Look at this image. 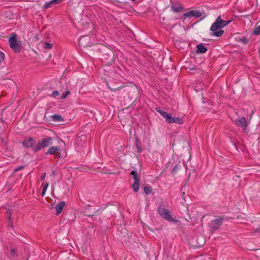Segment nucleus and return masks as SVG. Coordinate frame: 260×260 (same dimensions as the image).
<instances>
[{
	"label": "nucleus",
	"instance_id": "13",
	"mask_svg": "<svg viewBox=\"0 0 260 260\" xmlns=\"http://www.w3.org/2000/svg\"><path fill=\"white\" fill-rule=\"evenodd\" d=\"M171 9L175 13L179 12L183 10V7L182 4L177 3L172 5Z\"/></svg>",
	"mask_w": 260,
	"mask_h": 260
},
{
	"label": "nucleus",
	"instance_id": "34",
	"mask_svg": "<svg viewBox=\"0 0 260 260\" xmlns=\"http://www.w3.org/2000/svg\"><path fill=\"white\" fill-rule=\"evenodd\" d=\"M49 3H50V4H51V6L52 5H54V4H53V1H52H52H51L50 2H49Z\"/></svg>",
	"mask_w": 260,
	"mask_h": 260
},
{
	"label": "nucleus",
	"instance_id": "11",
	"mask_svg": "<svg viewBox=\"0 0 260 260\" xmlns=\"http://www.w3.org/2000/svg\"><path fill=\"white\" fill-rule=\"evenodd\" d=\"M35 143V140L31 137L26 138L22 142L23 146L27 148L32 147Z\"/></svg>",
	"mask_w": 260,
	"mask_h": 260
},
{
	"label": "nucleus",
	"instance_id": "6",
	"mask_svg": "<svg viewBox=\"0 0 260 260\" xmlns=\"http://www.w3.org/2000/svg\"><path fill=\"white\" fill-rule=\"evenodd\" d=\"M45 154L53 155L55 158H59L61 157V149L59 146H52L49 147Z\"/></svg>",
	"mask_w": 260,
	"mask_h": 260
},
{
	"label": "nucleus",
	"instance_id": "22",
	"mask_svg": "<svg viewBox=\"0 0 260 260\" xmlns=\"http://www.w3.org/2000/svg\"><path fill=\"white\" fill-rule=\"evenodd\" d=\"M49 183H47L46 184L43 186V190L42 191V196H44L45 194L46 191L48 187Z\"/></svg>",
	"mask_w": 260,
	"mask_h": 260
},
{
	"label": "nucleus",
	"instance_id": "26",
	"mask_svg": "<svg viewBox=\"0 0 260 260\" xmlns=\"http://www.w3.org/2000/svg\"><path fill=\"white\" fill-rule=\"evenodd\" d=\"M71 93L70 91H67L64 93H63L61 96V99H64L67 97L68 95Z\"/></svg>",
	"mask_w": 260,
	"mask_h": 260
},
{
	"label": "nucleus",
	"instance_id": "17",
	"mask_svg": "<svg viewBox=\"0 0 260 260\" xmlns=\"http://www.w3.org/2000/svg\"><path fill=\"white\" fill-rule=\"evenodd\" d=\"M52 118L54 120V121H62L63 120V118L62 117L59 115H57V114H55L53 116H52Z\"/></svg>",
	"mask_w": 260,
	"mask_h": 260
},
{
	"label": "nucleus",
	"instance_id": "10",
	"mask_svg": "<svg viewBox=\"0 0 260 260\" xmlns=\"http://www.w3.org/2000/svg\"><path fill=\"white\" fill-rule=\"evenodd\" d=\"M203 13L199 10H191L183 14L182 17L184 19L194 17L199 18L202 16Z\"/></svg>",
	"mask_w": 260,
	"mask_h": 260
},
{
	"label": "nucleus",
	"instance_id": "31",
	"mask_svg": "<svg viewBox=\"0 0 260 260\" xmlns=\"http://www.w3.org/2000/svg\"><path fill=\"white\" fill-rule=\"evenodd\" d=\"M45 176H46V173H42L41 175V179L42 180H44Z\"/></svg>",
	"mask_w": 260,
	"mask_h": 260
},
{
	"label": "nucleus",
	"instance_id": "23",
	"mask_svg": "<svg viewBox=\"0 0 260 260\" xmlns=\"http://www.w3.org/2000/svg\"><path fill=\"white\" fill-rule=\"evenodd\" d=\"M240 41L244 44H247L248 43V40L246 37L241 38Z\"/></svg>",
	"mask_w": 260,
	"mask_h": 260
},
{
	"label": "nucleus",
	"instance_id": "14",
	"mask_svg": "<svg viewBox=\"0 0 260 260\" xmlns=\"http://www.w3.org/2000/svg\"><path fill=\"white\" fill-rule=\"evenodd\" d=\"M66 203L63 201L60 202L58 204H57L55 208L56 211V214L59 215L61 213L63 208L65 206Z\"/></svg>",
	"mask_w": 260,
	"mask_h": 260
},
{
	"label": "nucleus",
	"instance_id": "9",
	"mask_svg": "<svg viewBox=\"0 0 260 260\" xmlns=\"http://www.w3.org/2000/svg\"><path fill=\"white\" fill-rule=\"evenodd\" d=\"M130 174L133 176V178L134 180V182L132 185V187L135 192H137L139 189L140 183V179L138 175L137 172L136 171H133Z\"/></svg>",
	"mask_w": 260,
	"mask_h": 260
},
{
	"label": "nucleus",
	"instance_id": "5",
	"mask_svg": "<svg viewBox=\"0 0 260 260\" xmlns=\"http://www.w3.org/2000/svg\"><path fill=\"white\" fill-rule=\"evenodd\" d=\"M157 212L159 215L165 220L174 222H177L178 220L172 217L169 210L166 208L159 207L157 209Z\"/></svg>",
	"mask_w": 260,
	"mask_h": 260
},
{
	"label": "nucleus",
	"instance_id": "29",
	"mask_svg": "<svg viewBox=\"0 0 260 260\" xmlns=\"http://www.w3.org/2000/svg\"><path fill=\"white\" fill-rule=\"evenodd\" d=\"M51 7V4H50L49 2L46 3L43 6V8L44 9H47Z\"/></svg>",
	"mask_w": 260,
	"mask_h": 260
},
{
	"label": "nucleus",
	"instance_id": "21",
	"mask_svg": "<svg viewBox=\"0 0 260 260\" xmlns=\"http://www.w3.org/2000/svg\"><path fill=\"white\" fill-rule=\"evenodd\" d=\"M10 255L14 257H16L17 256L18 254L17 253L16 250L14 248H12L10 252Z\"/></svg>",
	"mask_w": 260,
	"mask_h": 260
},
{
	"label": "nucleus",
	"instance_id": "3",
	"mask_svg": "<svg viewBox=\"0 0 260 260\" xmlns=\"http://www.w3.org/2000/svg\"><path fill=\"white\" fill-rule=\"evenodd\" d=\"M155 110L160 113L165 118L166 121L169 123L182 124L183 123V120L181 118L172 117L169 113L162 110L159 107H156Z\"/></svg>",
	"mask_w": 260,
	"mask_h": 260
},
{
	"label": "nucleus",
	"instance_id": "30",
	"mask_svg": "<svg viewBox=\"0 0 260 260\" xmlns=\"http://www.w3.org/2000/svg\"><path fill=\"white\" fill-rule=\"evenodd\" d=\"M54 5L59 4L62 0H52Z\"/></svg>",
	"mask_w": 260,
	"mask_h": 260
},
{
	"label": "nucleus",
	"instance_id": "2",
	"mask_svg": "<svg viewBox=\"0 0 260 260\" xmlns=\"http://www.w3.org/2000/svg\"><path fill=\"white\" fill-rule=\"evenodd\" d=\"M226 217L224 215L216 216L214 219H212L208 223V227L212 233L219 230L222 225L224 219Z\"/></svg>",
	"mask_w": 260,
	"mask_h": 260
},
{
	"label": "nucleus",
	"instance_id": "19",
	"mask_svg": "<svg viewBox=\"0 0 260 260\" xmlns=\"http://www.w3.org/2000/svg\"><path fill=\"white\" fill-rule=\"evenodd\" d=\"M253 34L255 35H260V25L255 27Z\"/></svg>",
	"mask_w": 260,
	"mask_h": 260
},
{
	"label": "nucleus",
	"instance_id": "32",
	"mask_svg": "<svg viewBox=\"0 0 260 260\" xmlns=\"http://www.w3.org/2000/svg\"><path fill=\"white\" fill-rule=\"evenodd\" d=\"M136 146H137V147L138 148V151L139 152H141L142 151V148L140 147H139V146L138 145L137 143H136Z\"/></svg>",
	"mask_w": 260,
	"mask_h": 260
},
{
	"label": "nucleus",
	"instance_id": "25",
	"mask_svg": "<svg viewBox=\"0 0 260 260\" xmlns=\"http://www.w3.org/2000/svg\"><path fill=\"white\" fill-rule=\"evenodd\" d=\"M5 57V54L3 52L0 51V63L4 60Z\"/></svg>",
	"mask_w": 260,
	"mask_h": 260
},
{
	"label": "nucleus",
	"instance_id": "4",
	"mask_svg": "<svg viewBox=\"0 0 260 260\" xmlns=\"http://www.w3.org/2000/svg\"><path fill=\"white\" fill-rule=\"evenodd\" d=\"M53 139L51 137H47L39 140L36 146L33 148L35 152H37L40 150L51 146L53 144Z\"/></svg>",
	"mask_w": 260,
	"mask_h": 260
},
{
	"label": "nucleus",
	"instance_id": "8",
	"mask_svg": "<svg viewBox=\"0 0 260 260\" xmlns=\"http://www.w3.org/2000/svg\"><path fill=\"white\" fill-rule=\"evenodd\" d=\"M235 123L238 126L242 128L243 132L245 133H248L249 130L247 128L248 125V122L244 117L238 118L235 120Z\"/></svg>",
	"mask_w": 260,
	"mask_h": 260
},
{
	"label": "nucleus",
	"instance_id": "18",
	"mask_svg": "<svg viewBox=\"0 0 260 260\" xmlns=\"http://www.w3.org/2000/svg\"><path fill=\"white\" fill-rule=\"evenodd\" d=\"M144 191L146 194H149L151 193L152 188L151 186H145L144 187Z\"/></svg>",
	"mask_w": 260,
	"mask_h": 260
},
{
	"label": "nucleus",
	"instance_id": "33",
	"mask_svg": "<svg viewBox=\"0 0 260 260\" xmlns=\"http://www.w3.org/2000/svg\"><path fill=\"white\" fill-rule=\"evenodd\" d=\"M23 168H24V166H20V167L15 169V171H19V170L22 169Z\"/></svg>",
	"mask_w": 260,
	"mask_h": 260
},
{
	"label": "nucleus",
	"instance_id": "24",
	"mask_svg": "<svg viewBox=\"0 0 260 260\" xmlns=\"http://www.w3.org/2000/svg\"><path fill=\"white\" fill-rule=\"evenodd\" d=\"M52 47V44H51L50 43L47 42L44 44V48L45 49H51Z\"/></svg>",
	"mask_w": 260,
	"mask_h": 260
},
{
	"label": "nucleus",
	"instance_id": "27",
	"mask_svg": "<svg viewBox=\"0 0 260 260\" xmlns=\"http://www.w3.org/2000/svg\"><path fill=\"white\" fill-rule=\"evenodd\" d=\"M178 165H176L174 168L173 169H172V171H171V174H174L177 171V170H178Z\"/></svg>",
	"mask_w": 260,
	"mask_h": 260
},
{
	"label": "nucleus",
	"instance_id": "20",
	"mask_svg": "<svg viewBox=\"0 0 260 260\" xmlns=\"http://www.w3.org/2000/svg\"><path fill=\"white\" fill-rule=\"evenodd\" d=\"M9 219H8V226H10L11 228L13 227V224H12V221L11 220V213L9 212Z\"/></svg>",
	"mask_w": 260,
	"mask_h": 260
},
{
	"label": "nucleus",
	"instance_id": "16",
	"mask_svg": "<svg viewBox=\"0 0 260 260\" xmlns=\"http://www.w3.org/2000/svg\"><path fill=\"white\" fill-rule=\"evenodd\" d=\"M107 85L108 86L109 89L111 91H113V92H115V91H118V90L122 89L123 88V87H124L123 86L121 85V86L117 87H113V86H110L108 83H107Z\"/></svg>",
	"mask_w": 260,
	"mask_h": 260
},
{
	"label": "nucleus",
	"instance_id": "12",
	"mask_svg": "<svg viewBox=\"0 0 260 260\" xmlns=\"http://www.w3.org/2000/svg\"><path fill=\"white\" fill-rule=\"evenodd\" d=\"M91 207V206H88V208L86 209L85 211L86 215L89 217L92 216L96 214H99L101 212V210L100 209L97 210L95 209H93V210L91 212H90L89 210L90 209V208Z\"/></svg>",
	"mask_w": 260,
	"mask_h": 260
},
{
	"label": "nucleus",
	"instance_id": "15",
	"mask_svg": "<svg viewBox=\"0 0 260 260\" xmlns=\"http://www.w3.org/2000/svg\"><path fill=\"white\" fill-rule=\"evenodd\" d=\"M197 48L196 52L198 54L204 53L207 51V48L202 44H198L197 46Z\"/></svg>",
	"mask_w": 260,
	"mask_h": 260
},
{
	"label": "nucleus",
	"instance_id": "28",
	"mask_svg": "<svg viewBox=\"0 0 260 260\" xmlns=\"http://www.w3.org/2000/svg\"><path fill=\"white\" fill-rule=\"evenodd\" d=\"M59 95V92L57 90H54L52 92V93H51V96L54 97V98H55L57 96H58Z\"/></svg>",
	"mask_w": 260,
	"mask_h": 260
},
{
	"label": "nucleus",
	"instance_id": "1",
	"mask_svg": "<svg viewBox=\"0 0 260 260\" xmlns=\"http://www.w3.org/2000/svg\"><path fill=\"white\" fill-rule=\"evenodd\" d=\"M231 22V20H223L222 19L221 16H218L210 27V30L212 31V35L217 37L221 36L224 31L221 29L229 24Z\"/></svg>",
	"mask_w": 260,
	"mask_h": 260
},
{
	"label": "nucleus",
	"instance_id": "7",
	"mask_svg": "<svg viewBox=\"0 0 260 260\" xmlns=\"http://www.w3.org/2000/svg\"><path fill=\"white\" fill-rule=\"evenodd\" d=\"M9 43L10 47L16 52H19L21 50V45L17 42L16 35L11 37L9 39Z\"/></svg>",
	"mask_w": 260,
	"mask_h": 260
}]
</instances>
